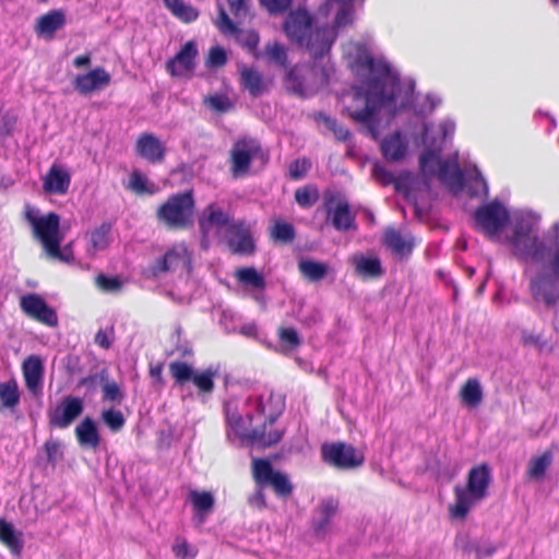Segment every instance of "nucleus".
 <instances>
[{
    "instance_id": "24",
    "label": "nucleus",
    "mask_w": 559,
    "mask_h": 559,
    "mask_svg": "<svg viewBox=\"0 0 559 559\" xmlns=\"http://www.w3.org/2000/svg\"><path fill=\"white\" fill-rule=\"evenodd\" d=\"M71 183V174L61 165L53 164L43 178V189L48 194L64 195Z\"/></svg>"
},
{
    "instance_id": "6",
    "label": "nucleus",
    "mask_w": 559,
    "mask_h": 559,
    "mask_svg": "<svg viewBox=\"0 0 559 559\" xmlns=\"http://www.w3.org/2000/svg\"><path fill=\"white\" fill-rule=\"evenodd\" d=\"M25 218L32 227L35 239L41 243L48 257L63 262H70L73 259L70 250L60 248L64 236L60 229L58 214L52 212L41 214L38 209L26 205Z\"/></svg>"
},
{
    "instance_id": "23",
    "label": "nucleus",
    "mask_w": 559,
    "mask_h": 559,
    "mask_svg": "<svg viewBox=\"0 0 559 559\" xmlns=\"http://www.w3.org/2000/svg\"><path fill=\"white\" fill-rule=\"evenodd\" d=\"M226 237L231 251L241 254H251L254 251L250 228L245 223L228 225Z\"/></svg>"
},
{
    "instance_id": "18",
    "label": "nucleus",
    "mask_w": 559,
    "mask_h": 559,
    "mask_svg": "<svg viewBox=\"0 0 559 559\" xmlns=\"http://www.w3.org/2000/svg\"><path fill=\"white\" fill-rule=\"evenodd\" d=\"M238 284L258 302H264L263 293L266 287L264 276L257 269L240 267L235 271Z\"/></svg>"
},
{
    "instance_id": "63",
    "label": "nucleus",
    "mask_w": 559,
    "mask_h": 559,
    "mask_svg": "<svg viewBox=\"0 0 559 559\" xmlns=\"http://www.w3.org/2000/svg\"><path fill=\"white\" fill-rule=\"evenodd\" d=\"M522 343L526 346H539L542 336L531 331H523L521 335Z\"/></svg>"
},
{
    "instance_id": "48",
    "label": "nucleus",
    "mask_w": 559,
    "mask_h": 559,
    "mask_svg": "<svg viewBox=\"0 0 559 559\" xmlns=\"http://www.w3.org/2000/svg\"><path fill=\"white\" fill-rule=\"evenodd\" d=\"M44 450L46 453V460L52 467L63 459V447L57 439H48L44 444Z\"/></svg>"
},
{
    "instance_id": "44",
    "label": "nucleus",
    "mask_w": 559,
    "mask_h": 559,
    "mask_svg": "<svg viewBox=\"0 0 559 559\" xmlns=\"http://www.w3.org/2000/svg\"><path fill=\"white\" fill-rule=\"evenodd\" d=\"M95 284L104 293L116 294L122 290L126 281L117 275L109 276L105 274H99L95 278Z\"/></svg>"
},
{
    "instance_id": "12",
    "label": "nucleus",
    "mask_w": 559,
    "mask_h": 559,
    "mask_svg": "<svg viewBox=\"0 0 559 559\" xmlns=\"http://www.w3.org/2000/svg\"><path fill=\"white\" fill-rule=\"evenodd\" d=\"M264 159L265 155L260 143L254 139L245 138L238 140L230 151V170L234 177H242L248 173L253 160Z\"/></svg>"
},
{
    "instance_id": "54",
    "label": "nucleus",
    "mask_w": 559,
    "mask_h": 559,
    "mask_svg": "<svg viewBox=\"0 0 559 559\" xmlns=\"http://www.w3.org/2000/svg\"><path fill=\"white\" fill-rule=\"evenodd\" d=\"M296 202L302 207H310L318 200V193L314 189L301 188L295 192Z\"/></svg>"
},
{
    "instance_id": "28",
    "label": "nucleus",
    "mask_w": 559,
    "mask_h": 559,
    "mask_svg": "<svg viewBox=\"0 0 559 559\" xmlns=\"http://www.w3.org/2000/svg\"><path fill=\"white\" fill-rule=\"evenodd\" d=\"M75 436L83 448L96 449L100 443L96 423L91 417H85L76 427Z\"/></svg>"
},
{
    "instance_id": "20",
    "label": "nucleus",
    "mask_w": 559,
    "mask_h": 559,
    "mask_svg": "<svg viewBox=\"0 0 559 559\" xmlns=\"http://www.w3.org/2000/svg\"><path fill=\"white\" fill-rule=\"evenodd\" d=\"M135 154L151 164H159L165 159V144L153 133H142L134 146Z\"/></svg>"
},
{
    "instance_id": "31",
    "label": "nucleus",
    "mask_w": 559,
    "mask_h": 559,
    "mask_svg": "<svg viewBox=\"0 0 559 559\" xmlns=\"http://www.w3.org/2000/svg\"><path fill=\"white\" fill-rule=\"evenodd\" d=\"M298 270L306 280L313 283L322 281L333 271L328 263L312 259H301Z\"/></svg>"
},
{
    "instance_id": "62",
    "label": "nucleus",
    "mask_w": 559,
    "mask_h": 559,
    "mask_svg": "<svg viewBox=\"0 0 559 559\" xmlns=\"http://www.w3.org/2000/svg\"><path fill=\"white\" fill-rule=\"evenodd\" d=\"M545 238L550 247V253L552 252V248H559V219L547 229Z\"/></svg>"
},
{
    "instance_id": "49",
    "label": "nucleus",
    "mask_w": 559,
    "mask_h": 559,
    "mask_svg": "<svg viewBox=\"0 0 559 559\" xmlns=\"http://www.w3.org/2000/svg\"><path fill=\"white\" fill-rule=\"evenodd\" d=\"M318 121L323 123L329 130H331L335 138L340 141H347L350 138V132L347 128L340 126L335 119L320 114L318 116Z\"/></svg>"
},
{
    "instance_id": "8",
    "label": "nucleus",
    "mask_w": 559,
    "mask_h": 559,
    "mask_svg": "<svg viewBox=\"0 0 559 559\" xmlns=\"http://www.w3.org/2000/svg\"><path fill=\"white\" fill-rule=\"evenodd\" d=\"M513 217L514 211L510 212L508 206L497 199L483 204L474 214L476 228L489 239L501 243L504 234L512 229Z\"/></svg>"
},
{
    "instance_id": "38",
    "label": "nucleus",
    "mask_w": 559,
    "mask_h": 559,
    "mask_svg": "<svg viewBox=\"0 0 559 559\" xmlns=\"http://www.w3.org/2000/svg\"><path fill=\"white\" fill-rule=\"evenodd\" d=\"M127 188L136 194H153L156 192L155 183L136 169L131 173Z\"/></svg>"
},
{
    "instance_id": "11",
    "label": "nucleus",
    "mask_w": 559,
    "mask_h": 559,
    "mask_svg": "<svg viewBox=\"0 0 559 559\" xmlns=\"http://www.w3.org/2000/svg\"><path fill=\"white\" fill-rule=\"evenodd\" d=\"M321 454L325 463L340 469H354L365 462V455L360 450L344 442L323 444Z\"/></svg>"
},
{
    "instance_id": "25",
    "label": "nucleus",
    "mask_w": 559,
    "mask_h": 559,
    "mask_svg": "<svg viewBox=\"0 0 559 559\" xmlns=\"http://www.w3.org/2000/svg\"><path fill=\"white\" fill-rule=\"evenodd\" d=\"M384 243L394 254L404 257L412 252L414 238L408 233H401L389 227L384 231Z\"/></svg>"
},
{
    "instance_id": "1",
    "label": "nucleus",
    "mask_w": 559,
    "mask_h": 559,
    "mask_svg": "<svg viewBox=\"0 0 559 559\" xmlns=\"http://www.w3.org/2000/svg\"><path fill=\"white\" fill-rule=\"evenodd\" d=\"M344 58L359 84L343 96V110L372 139L381 134L383 112L389 116L412 103L413 87H403L399 73L382 56L372 53L371 43L349 40Z\"/></svg>"
},
{
    "instance_id": "22",
    "label": "nucleus",
    "mask_w": 559,
    "mask_h": 559,
    "mask_svg": "<svg viewBox=\"0 0 559 559\" xmlns=\"http://www.w3.org/2000/svg\"><path fill=\"white\" fill-rule=\"evenodd\" d=\"M21 308L29 317L49 326H53L58 322L56 312L47 306L41 297L35 294L23 296L21 298Z\"/></svg>"
},
{
    "instance_id": "40",
    "label": "nucleus",
    "mask_w": 559,
    "mask_h": 559,
    "mask_svg": "<svg viewBox=\"0 0 559 559\" xmlns=\"http://www.w3.org/2000/svg\"><path fill=\"white\" fill-rule=\"evenodd\" d=\"M0 539L11 549L13 554H20L22 540L11 523L0 521Z\"/></svg>"
},
{
    "instance_id": "32",
    "label": "nucleus",
    "mask_w": 559,
    "mask_h": 559,
    "mask_svg": "<svg viewBox=\"0 0 559 559\" xmlns=\"http://www.w3.org/2000/svg\"><path fill=\"white\" fill-rule=\"evenodd\" d=\"M66 23V15L60 10H53L37 21L36 31L38 35L52 37Z\"/></svg>"
},
{
    "instance_id": "57",
    "label": "nucleus",
    "mask_w": 559,
    "mask_h": 559,
    "mask_svg": "<svg viewBox=\"0 0 559 559\" xmlns=\"http://www.w3.org/2000/svg\"><path fill=\"white\" fill-rule=\"evenodd\" d=\"M218 29L224 34H235L237 32L236 25L233 23V21L229 19L226 11L219 7V14L215 22Z\"/></svg>"
},
{
    "instance_id": "9",
    "label": "nucleus",
    "mask_w": 559,
    "mask_h": 559,
    "mask_svg": "<svg viewBox=\"0 0 559 559\" xmlns=\"http://www.w3.org/2000/svg\"><path fill=\"white\" fill-rule=\"evenodd\" d=\"M191 270V252L183 242L173 245L151 266L153 276L157 278L174 273L187 281Z\"/></svg>"
},
{
    "instance_id": "21",
    "label": "nucleus",
    "mask_w": 559,
    "mask_h": 559,
    "mask_svg": "<svg viewBox=\"0 0 559 559\" xmlns=\"http://www.w3.org/2000/svg\"><path fill=\"white\" fill-rule=\"evenodd\" d=\"M111 82V75L104 68L97 67L87 73L79 74L73 82L75 91L82 95H88L95 91L107 87Z\"/></svg>"
},
{
    "instance_id": "17",
    "label": "nucleus",
    "mask_w": 559,
    "mask_h": 559,
    "mask_svg": "<svg viewBox=\"0 0 559 559\" xmlns=\"http://www.w3.org/2000/svg\"><path fill=\"white\" fill-rule=\"evenodd\" d=\"M22 373L28 392L38 396L43 393L45 367L43 359L31 355L22 364Z\"/></svg>"
},
{
    "instance_id": "5",
    "label": "nucleus",
    "mask_w": 559,
    "mask_h": 559,
    "mask_svg": "<svg viewBox=\"0 0 559 559\" xmlns=\"http://www.w3.org/2000/svg\"><path fill=\"white\" fill-rule=\"evenodd\" d=\"M542 215L528 209L514 210L511 231L503 237L511 253L520 261L540 263L550 257L545 235L540 236Z\"/></svg>"
},
{
    "instance_id": "27",
    "label": "nucleus",
    "mask_w": 559,
    "mask_h": 559,
    "mask_svg": "<svg viewBox=\"0 0 559 559\" xmlns=\"http://www.w3.org/2000/svg\"><path fill=\"white\" fill-rule=\"evenodd\" d=\"M408 148L407 140L401 132H394L385 136L381 142V152L385 159L399 162L405 157Z\"/></svg>"
},
{
    "instance_id": "13",
    "label": "nucleus",
    "mask_w": 559,
    "mask_h": 559,
    "mask_svg": "<svg viewBox=\"0 0 559 559\" xmlns=\"http://www.w3.org/2000/svg\"><path fill=\"white\" fill-rule=\"evenodd\" d=\"M252 468L253 478L259 487L262 488L270 486L280 497H287L292 493L293 485L288 476L273 469L269 461L254 459L252 462Z\"/></svg>"
},
{
    "instance_id": "19",
    "label": "nucleus",
    "mask_w": 559,
    "mask_h": 559,
    "mask_svg": "<svg viewBox=\"0 0 559 559\" xmlns=\"http://www.w3.org/2000/svg\"><path fill=\"white\" fill-rule=\"evenodd\" d=\"M373 178L384 186L394 185L397 192L404 193L406 198H411L415 177L411 173H401L395 176L389 171L383 165L377 163L372 167Z\"/></svg>"
},
{
    "instance_id": "52",
    "label": "nucleus",
    "mask_w": 559,
    "mask_h": 559,
    "mask_svg": "<svg viewBox=\"0 0 559 559\" xmlns=\"http://www.w3.org/2000/svg\"><path fill=\"white\" fill-rule=\"evenodd\" d=\"M102 391H103V401L121 404V402L124 399V393L122 392L119 384L115 381H107L103 385Z\"/></svg>"
},
{
    "instance_id": "42",
    "label": "nucleus",
    "mask_w": 559,
    "mask_h": 559,
    "mask_svg": "<svg viewBox=\"0 0 559 559\" xmlns=\"http://www.w3.org/2000/svg\"><path fill=\"white\" fill-rule=\"evenodd\" d=\"M552 462V453L544 452L539 456L531 459L527 467V475L532 478H542Z\"/></svg>"
},
{
    "instance_id": "3",
    "label": "nucleus",
    "mask_w": 559,
    "mask_h": 559,
    "mask_svg": "<svg viewBox=\"0 0 559 559\" xmlns=\"http://www.w3.org/2000/svg\"><path fill=\"white\" fill-rule=\"evenodd\" d=\"M319 14L320 9L313 19L307 11L297 10L289 13L284 24L287 37L300 44L305 41L307 50L314 59L313 64L295 66L286 73L284 79L286 90L302 97L313 95L326 86L335 72L334 64L330 59V51L336 38L331 43L329 49L322 52L314 53L309 48L311 36L319 25L328 29H334L333 19H319Z\"/></svg>"
},
{
    "instance_id": "43",
    "label": "nucleus",
    "mask_w": 559,
    "mask_h": 559,
    "mask_svg": "<svg viewBox=\"0 0 559 559\" xmlns=\"http://www.w3.org/2000/svg\"><path fill=\"white\" fill-rule=\"evenodd\" d=\"M111 225L102 224L91 233V243L94 251L105 250L111 241Z\"/></svg>"
},
{
    "instance_id": "14",
    "label": "nucleus",
    "mask_w": 559,
    "mask_h": 559,
    "mask_svg": "<svg viewBox=\"0 0 559 559\" xmlns=\"http://www.w3.org/2000/svg\"><path fill=\"white\" fill-rule=\"evenodd\" d=\"M530 292L536 302L551 307L559 300V277L540 272L531 278Z\"/></svg>"
},
{
    "instance_id": "59",
    "label": "nucleus",
    "mask_w": 559,
    "mask_h": 559,
    "mask_svg": "<svg viewBox=\"0 0 559 559\" xmlns=\"http://www.w3.org/2000/svg\"><path fill=\"white\" fill-rule=\"evenodd\" d=\"M226 52L221 47H213L209 52L206 66L212 68L222 67L226 63Z\"/></svg>"
},
{
    "instance_id": "26",
    "label": "nucleus",
    "mask_w": 559,
    "mask_h": 559,
    "mask_svg": "<svg viewBox=\"0 0 559 559\" xmlns=\"http://www.w3.org/2000/svg\"><path fill=\"white\" fill-rule=\"evenodd\" d=\"M338 502L333 498L321 501L313 518V528L317 534H325L330 531L332 519L336 514Z\"/></svg>"
},
{
    "instance_id": "10",
    "label": "nucleus",
    "mask_w": 559,
    "mask_h": 559,
    "mask_svg": "<svg viewBox=\"0 0 559 559\" xmlns=\"http://www.w3.org/2000/svg\"><path fill=\"white\" fill-rule=\"evenodd\" d=\"M194 200L191 191L177 193L159 206L158 219L169 227L183 228L193 218Z\"/></svg>"
},
{
    "instance_id": "7",
    "label": "nucleus",
    "mask_w": 559,
    "mask_h": 559,
    "mask_svg": "<svg viewBox=\"0 0 559 559\" xmlns=\"http://www.w3.org/2000/svg\"><path fill=\"white\" fill-rule=\"evenodd\" d=\"M490 473L486 465L474 467L468 473L467 485L454 488L455 501L449 511L454 519H464L473 507L487 496Z\"/></svg>"
},
{
    "instance_id": "36",
    "label": "nucleus",
    "mask_w": 559,
    "mask_h": 559,
    "mask_svg": "<svg viewBox=\"0 0 559 559\" xmlns=\"http://www.w3.org/2000/svg\"><path fill=\"white\" fill-rule=\"evenodd\" d=\"M228 217L227 215L218 209H215L213 205L209 206L206 210V216H204L200 221V227L205 235L210 234L211 227L223 228L228 227Z\"/></svg>"
},
{
    "instance_id": "2",
    "label": "nucleus",
    "mask_w": 559,
    "mask_h": 559,
    "mask_svg": "<svg viewBox=\"0 0 559 559\" xmlns=\"http://www.w3.org/2000/svg\"><path fill=\"white\" fill-rule=\"evenodd\" d=\"M284 408V396L267 388L228 399L224 407L227 439L263 448L280 442L282 431L273 429V424Z\"/></svg>"
},
{
    "instance_id": "60",
    "label": "nucleus",
    "mask_w": 559,
    "mask_h": 559,
    "mask_svg": "<svg viewBox=\"0 0 559 559\" xmlns=\"http://www.w3.org/2000/svg\"><path fill=\"white\" fill-rule=\"evenodd\" d=\"M310 167L311 163L308 159H297L289 165V175L294 179H299L307 174Z\"/></svg>"
},
{
    "instance_id": "33",
    "label": "nucleus",
    "mask_w": 559,
    "mask_h": 559,
    "mask_svg": "<svg viewBox=\"0 0 559 559\" xmlns=\"http://www.w3.org/2000/svg\"><path fill=\"white\" fill-rule=\"evenodd\" d=\"M241 84L250 95L257 97L267 90L262 74L252 68H243L240 72Z\"/></svg>"
},
{
    "instance_id": "51",
    "label": "nucleus",
    "mask_w": 559,
    "mask_h": 559,
    "mask_svg": "<svg viewBox=\"0 0 559 559\" xmlns=\"http://www.w3.org/2000/svg\"><path fill=\"white\" fill-rule=\"evenodd\" d=\"M278 336L284 350L295 349L300 344V337L293 328H281L278 330Z\"/></svg>"
},
{
    "instance_id": "56",
    "label": "nucleus",
    "mask_w": 559,
    "mask_h": 559,
    "mask_svg": "<svg viewBox=\"0 0 559 559\" xmlns=\"http://www.w3.org/2000/svg\"><path fill=\"white\" fill-rule=\"evenodd\" d=\"M230 12L236 19L242 21L248 17L250 10V0H227Z\"/></svg>"
},
{
    "instance_id": "29",
    "label": "nucleus",
    "mask_w": 559,
    "mask_h": 559,
    "mask_svg": "<svg viewBox=\"0 0 559 559\" xmlns=\"http://www.w3.org/2000/svg\"><path fill=\"white\" fill-rule=\"evenodd\" d=\"M332 225L340 231H347L355 228V216L350 213L349 205L345 201H340L334 207L328 211Z\"/></svg>"
},
{
    "instance_id": "64",
    "label": "nucleus",
    "mask_w": 559,
    "mask_h": 559,
    "mask_svg": "<svg viewBox=\"0 0 559 559\" xmlns=\"http://www.w3.org/2000/svg\"><path fill=\"white\" fill-rule=\"evenodd\" d=\"M548 267L554 275L559 277V248L550 253Z\"/></svg>"
},
{
    "instance_id": "50",
    "label": "nucleus",
    "mask_w": 559,
    "mask_h": 559,
    "mask_svg": "<svg viewBox=\"0 0 559 559\" xmlns=\"http://www.w3.org/2000/svg\"><path fill=\"white\" fill-rule=\"evenodd\" d=\"M468 180L472 182L469 188L471 194L474 197L477 195H487L488 194V185L480 171L477 167H474L469 175Z\"/></svg>"
},
{
    "instance_id": "61",
    "label": "nucleus",
    "mask_w": 559,
    "mask_h": 559,
    "mask_svg": "<svg viewBox=\"0 0 559 559\" xmlns=\"http://www.w3.org/2000/svg\"><path fill=\"white\" fill-rule=\"evenodd\" d=\"M260 2L270 13H282L289 8L292 0H260Z\"/></svg>"
},
{
    "instance_id": "53",
    "label": "nucleus",
    "mask_w": 559,
    "mask_h": 559,
    "mask_svg": "<svg viewBox=\"0 0 559 559\" xmlns=\"http://www.w3.org/2000/svg\"><path fill=\"white\" fill-rule=\"evenodd\" d=\"M102 419L112 431H119L126 421L122 413L114 408L104 409Z\"/></svg>"
},
{
    "instance_id": "30",
    "label": "nucleus",
    "mask_w": 559,
    "mask_h": 559,
    "mask_svg": "<svg viewBox=\"0 0 559 559\" xmlns=\"http://www.w3.org/2000/svg\"><path fill=\"white\" fill-rule=\"evenodd\" d=\"M189 500L195 511L194 519L199 525L203 524L206 515L212 511L214 506V497L209 491L191 490Z\"/></svg>"
},
{
    "instance_id": "41",
    "label": "nucleus",
    "mask_w": 559,
    "mask_h": 559,
    "mask_svg": "<svg viewBox=\"0 0 559 559\" xmlns=\"http://www.w3.org/2000/svg\"><path fill=\"white\" fill-rule=\"evenodd\" d=\"M263 56L271 63L278 67H286L287 64V48L277 41H269L264 47Z\"/></svg>"
},
{
    "instance_id": "37",
    "label": "nucleus",
    "mask_w": 559,
    "mask_h": 559,
    "mask_svg": "<svg viewBox=\"0 0 559 559\" xmlns=\"http://www.w3.org/2000/svg\"><path fill=\"white\" fill-rule=\"evenodd\" d=\"M164 3L176 17L185 23L197 20L199 15L198 11L183 0H164Z\"/></svg>"
},
{
    "instance_id": "58",
    "label": "nucleus",
    "mask_w": 559,
    "mask_h": 559,
    "mask_svg": "<svg viewBox=\"0 0 559 559\" xmlns=\"http://www.w3.org/2000/svg\"><path fill=\"white\" fill-rule=\"evenodd\" d=\"M441 103V99L436 95H426L423 99V103L418 105V108L416 109L417 114L420 116H427L431 114L437 106H439Z\"/></svg>"
},
{
    "instance_id": "46",
    "label": "nucleus",
    "mask_w": 559,
    "mask_h": 559,
    "mask_svg": "<svg viewBox=\"0 0 559 559\" xmlns=\"http://www.w3.org/2000/svg\"><path fill=\"white\" fill-rule=\"evenodd\" d=\"M169 370L177 384L182 385L194 376L193 368L183 361H173L169 365Z\"/></svg>"
},
{
    "instance_id": "35",
    "label": "nucleus",
    "mask_w": 559,
    "mask_h": 559,
    "mask_svg": "<svg viewBox=\"0 0 559 559\" xmlns=\"http://www.w3.org/2000/svg\"><path fill=\"white\" fill-rule=\"evenodd\" d=\"M462 403L468 407H476L483 401V389L476 378H469L460 391Z\"/></svg>"
},
{
    "instance_id": "4",
    "label": "nucleus",
    "mask_w": 559,
    "mask_h": 559,
    "mask_svg": "<svg viewBox=\"0 0 559 559\" xmlns=\"http://www.w3.org/2000/svg\"><path fill=\"white\" fill-rule=\"evenodd\" d=\"M455 122L444 119L438 126L424 123L421 143L426 150L419 157V166L426 181L437 177L454 193L464 187V174L459 164V154L455 153L447 159L440 157L443 143L451 140L455 132Z\"/></svg>"
},
{
    "instance_id": "16",
    "label": "nucleus",
    "mask_w": 559,
    "mask_h": 559,
    "mask_svg": "<svg viewBox=\"0 0 559 559\" xmlns=\"http://www.w3.org/2000/svg\"><path fill=\"white\" fill-rule=\"evenodd\" d=\"M83 409L82 399L68 395L49 411V423L57 428H67L83 413Z\"/></svg>"
},
{
    "instance_id": "39",
    "label": "nucleus",
    "mask_w": 559,
    "mask_h": 559,
    "mask_svg": "<svg viewBox=\"0 0 559 559\" xmlns=\"http://www.w3.org/2000/svg\"><path fill=\"white\" fill-rule=\"evenodd\" d=\"M356 272L362 276H378L381 274L380 260L377 258H367L357 255L353 258Z\"/></svg>"
},
{
    "instance_id": "15",
    "label": "nucleus",
    "mask_w": 559,
    "mask_h": 559,
    "mask_svg": "<svg viewBox=\"0 0 559 559\" xmlns=\"http://www.w3.org/2000/svg\"><path fill=\"white\" fill-rule=\"evenodd\" d=\"M199 55L198 46L194 40L187 41L175 57L166 63L168 73L174 78L190 79L197 67Z\"/></svg>"
},
{
    "instance_id": "34",
    "label": "nucleus",
    "mask_w": 559,
    "mask_h": 559,
    "mask_svg": "<svg viewBox=\"0 0 559 559\" xmlns=\"http://www.w3.org/2000/svg\"><path fill=\"white\" fill-rule=\"evenodd\" d=\"M20 389L14 378L0 382V401L4 408L13 411L20 404Z\"/></svg>"
},
{
    "instance_id": "47",
    "label": "nucleus",
    "mask_w": 559,
    "mask_h": 559,
    "mask_svg": "<svg viewBox=\"0 0 559 559\" xmlns=\"http://www.w3.org/2000/svg\"><path fill=\"white\" fill-rule=\"evenodd\" d=\"M271 237L277 241L290 242L295 238V228L292 224L277 219L271 228Z\"/></svg>"
},
{
    "instance_id": "55",
    "label": "nucleus",
    "mask_w": 559,
    "mask_h": 559,
    "mask_svg": "<svg viewBox=\"0 0 559 559\" xmlns=\"http://www.w3.org/2000/svg\"><path fill=\"white\" fill-rule=\"evenodd\" d=\"M205 104L218 112H226L233 107V103L225 95H212L205 98Z\"/></svg>"
},
{
    "instance_id": "45",
    "label": "nucleus",
    "mask_w": 559,
    "mask_h": 559,
    "mask_svg": "<svg viewBox=\"0 0 559 559\" xmlns=\"http://www.w3.org/2000/svg\"><path fill=\"white\" fill-rule=\"evenodd\" d=\"M217 369L207 368L200 372H194L192 382L202 393H211L214 389V377L217 374Z\"/></svg>"
}]
</instances>
